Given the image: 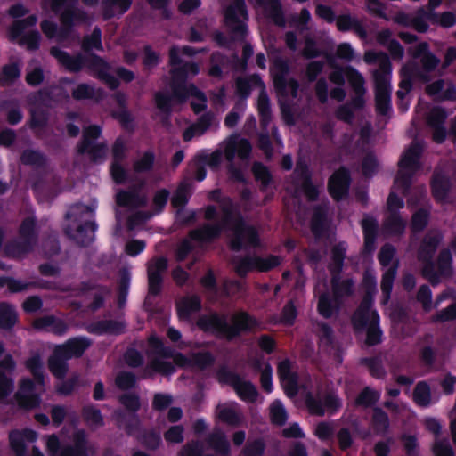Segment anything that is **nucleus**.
I'll list each match as a JSON object with an SVG mask.
<instances>
[{
  "mask_svg": "<svg viewBox=\"0 0 456 456\" xmlns=\"http://www.w3.org/2000/svg\"><path fill=\"white\" fill-rule=\"evenodd\" d=\"M223 228L231 231V244L234 248L255 245L257 242L256 231L244 225L230 200L223 203Z\"/></svg>",
  "mask_w": 456,
  "mask_h": 456,
  "instance_id": "nucleus-1",
  "label": "nucleus"
},
{
  "mask_svg": "<svg viewBox=\"0 0 456 456\" xmlns=\"http://www.w3.org/2000/svg\"><path fill=\"white\" fill-rule=\"evenodd\" d=\"M95 208V204L92 207L79 204L73 206L67 214L69 224L66 232L78 243L86 244L94 239L95 224L89 218Z\"/></svg>",
  "mask_w": 456,
  "mask_h": 456,
  "instance_id": "nucleus-2",
  "label": "nucleus"
},
{
  "mask_svg": "<svg viewBox=\"0 0 456 456\" xmlns=\"http://www.w3.org/2000/svg\"><path fill=\"white\" fill-rule=\"evenodd\" d=\"M256 320L245 313H238L232 318V325L216 314L201 317L198 322L200 328L207 331L217 332L232 338L240 331L251 330L256 325Z\"/></svg>",
  "mask_w": 456,
  "mask_h": 456,
  "instance_id": "nucleus-3",
  "label": "nucleus"
},
{
  "mask_svg": "<svg viewBox=\"0 0 456 456\" xmlns=\"http://www.w3.org/2000/svg\"><path fill=\"white\" fill-rule=\"evenodd\" d=\"M27 367L34 375L36 382L23 380L17 399L23 407L32 408L38 404L37 392L43 387L42 362L37 356H33L28 361Z\"/></svg>",
  "mask_w": 456,
  "mask_h": 456,
  "instance_id": "nucleus-4",
  "label": "nucleus"
},
{
  "mask_svg": "<svg viewBox=\"0 0 456 456\" xmlns=\"http://www.w3.org/2000/svg\"><path fill=\"white\" fill-rule=\"evenodd\" d=\"M88 346L89 342L85 338H74L65 345L57 346L49 361V368L53 374L61 378L67 370L64 360L81 355Z\"/></svg>",
  "mask_w": 456,
  "mask_h": 456,
  "instance_id": "nucleus-5",
  "label": "nucleus"
},
{
  "mask_svg": "<svg viewBox=\"0 0 456 456\" xmlns=\"http://www.w3.org/2000/svg\"><path fill=\"white\" fill-rule=\"evenodd\" d=\"M379 321L377 312L371 309V300L368 297L365 298L354 314L353 322L356 329L366 330L367 342L370 345H374L380 340L381 332L378 327Z\"/></svg>",
  "mask_w": 456,
  "mask_h": 456,
  "instance_id": "nucleus-6",
  "label": "nucleus"
},
{
  "mask_svg": "<svg viewBox=\"0 0 456 456\" xmlns=\"http://www.w3.org/2000/svg\"><path fill=\"white\" fill-rule=\"evenodd\" d=\"M186 97H191V107L195 112H200L206 106V99L204 95L198 91L192 85H184L183 87L177 85L175 95L168 97L163 94L156 95V103L161 110H167L175 101H182Z\"/></svg>",
  "mask_w": 456,
  "mask_h": 456,
  "instance_id": "nucleus-7",
  "label": "nucleus"
},
{
  "mask_svg": "<svg viewBox=\"0 0 456 456\" xmlns=\"http://www.w3.org/2000/svg\"><path fill=\"white\" fill-rule=\"evenodd\" d=\"M251 151L249 142L239 135H232L224 141L220 151L212 153L209 164L216 166L221 161L222 152L228 161H232L235 158L244 159L248 157Z\"/></svg>",
  "mask_w": 456,
  "mask_h": 456,
  "instance_id": "nucleus-8",
  "label": "nucleus"
},
{
  "mask_svg": "<svg viewBox=\"0 0 456 456\" xmlns=\"http://www.w3.org/2000/svg\"><path fill=\"white\" fill-rule=\"evenodd\" d=\"M286 72L287 68L281 61H277L271 67V74L273 78L274 86L281 97L280 102L284 118L288 123H291L292 120L286 113L285 98H294L296 96L297 85L294 80L286 78Z\"/></svg>",
  "mask_w": 456,
  "mask_h": 456,
  "instance_id": "nucleus-9",
  "label": "nucleus"
},
{
  "mask_svg": "<svg viewBox=\"0 0 456 456\" xmlns=\"http://www.w3.org/2000/svg\"><path fill=\"white\" fill-rule=\"evenodd\" d=\"M193 53L189 47H174L170 51V61L174 70V80L175 83L178 84L182 79L183 73L188 77L195 76L199 72V68L192 63H187L183 59L184 56H190Z\"/></svg>",
  "mask_w": 456,
  "mask_h": 456,
  "instance_id": "nucleus-10",
  "label": "nucleus"
},
{
  "mask_svg": "<svg viewBox=\"0 0 456 456\" xmlns=\"http://www.w3.org/2000/svg\"><path fill=\"white\" fill-rule=\"evenodd\" d=\"M37 23V17L28 16L23 20L17 21L10 30V37L21 45H25L28 49H36L39 45V34L36 31L26 33L28 27H32Z\"/></svg>",
  "mask_w": 456,
  "mask_h": 456,
  "instance_id": "nucleus-11",
  "label": "nucleus"
},
{
  "mask_svg": "<svg viewBox=\"0 0 456 456\" xmlns=\"http://www.w3.org/2000/svg\"><path fill=\"white\" fill-rule=\"evenodd\" d=\"M74 0H45L44 8L61 12L64 28L75 26L84 20V14L73 9Z\"/></svg>",
  "mask_w": 456,
  "mask_h": 456,
  "instance_id": "nucleus-12",
  "label": "nucleus"
},
{
  "mask_svg": "<svg viewBox=\"0 0 456 456\" xmlns=\"http://www.w3.org/2000/svg\"><path fill=\"white\" fill-rule=\"evenodd\" d=\"M332 287L334 292V298L330 299L329 295L322 294L319 297L318 311L323 317H330L332 315L338 305V297L350 292L351 284L348 281H343L341 283L334 274L332 279Z\"/></svg>",
  "mask_w": 456,
  "mask_h": 456,
  "instance_id": "nucleus-13",
  "label": "nucleus"
},
{
  "mask_svg": "<svg viewBox=\"0 0 456 456\" xmlns=\"http://www.w3.org/2000/svg\"><path fill=\"white\" fill-rule=\"evenodd\" d=\"M395 248L391 246H384L379 253V261L384 267H387L383 274L381 289L385 295V302L387 301L393 287L394 278L396 273V262L393 261Z\"/></svg>",
  "mask_w": 456,
  "mask_h": 456,
  "instance_id": "nucleus-14",
  "label": "nucleus"
},
{
  "mask_svg": "<svg viewBox=\"0 0 456 456\" xmlns=\"http://www.w3.org/2000/svg\"><path fill=\"white\" fill-rule=\"evenodd\" d=\"M422 147L419 142H414L403 153L399 163V174L395 181V185L403 184L407 176L419 167V157Z\"/></svg>",
  "mask_w": 456,
  "mask_h": 456,
  "instance_id": "nucleus-15",
  "label": "nucleus"
},
{
  "mask_svg": "<svg viewBox=\"0 0 456 456\" xmlns=\"http://www.w3.org/2000/svg\"><path fill=\"white\" fill-rule=\"evenodd\" d=\"M281 260L277 256H268L265 257L253 256L240 259L235 263L237 273L244 275L248 271L256 270L265 272L279 265Z\"/></svg>",
  "mask_w": 456,
  "mask_h": 456,
  "instance_id": "nucleus-16",
  "label": "nucleus"
},
{
  "mask_svg": "<svg viewBox=\"0 0 456 456\" xmlns=\"http://www.w3.org/2000/svg\"><path fill=\"white\" fill-rule=\"evenodd\" d=\"M247 13L244 0H233V4L225 12V22L233 30L243 33Z\"/></svg>",
  "mask_w": 456,
  "mask_h": 456,
  "instance_id": "nucleus-17",
  "label": "nucleus"
},
{
  "mask_svg": "<svg viewBox=\"0 0 456 456\" xmlns=\"http://www.w3.org/2000/svg\"><path fill=\"white\" fill-rule=\"evenodd\" d=\"M403 200L395 196L394 192L390 193L387 199V208L391 216L387 218L385 224V230L387 232L400 233L403 231L404 223L395 215V211L403 208Z\"/></svg>",
  "mask_w": 456,
  "mask_h": 456,
  "instance_id": "nucleus-18",
  "label": "nucleus"
},
{
  "mask_svg": "<svg viewBox=\"0 0 456 456\" xmlns=\"http://www.w3.org/2000/svg\"><path fill=\"white\" fill-rule=\"evenodd\" d=\"M84 440V433L77 432L74 434V444L76 450L64 449L61 446L58 438L54 436H51L46 440V445L48 452L52 456H81L80 449Z\"/></svg>",
  "mask_w": 456,
  "mask_h": 456,
  "instance_id": "nucleus-19",
  "label": "nucleus"
},
{
  "mask_svg": "<svg viewBox=\"0 0 456 456\" xmlns=\"http://www.w3.org/2000/svg\"><path fill=\"white\" fill-rule=\"evenodd\" d=\"M426 20H431L433 22L438 23L444 28L452 27L455 22V17L452 12L437 15L428 14L424 11H420L418 17L412 20V25L418 31L424 32L428 29Z\"/></svg>",
  "mask_w": 456,
  "mask_h": 456,
  "instance_id": "nucleus-20",
  "label": "nucleus"
},
{
  "mask_svg": "<svg viewBox=\"0 0 456 456\" xmlns=\"http://www.w3.org/2000/svg\"><path fill=\"white\" fill-rule=\"evenodd\" d=\"M278 374L286 395L289 397L295 395L297 393V380L293 366L288 360L280 362Z\"/></svg>",
  "mask_w": 456,
  "mask_h": 456,
  "instance_id": "nucleus-21",
  "label": "nucleus"
},
{
  "mask_svg": "<svg viewBox=\"0 0 456 456\" xmlns=\"http://www.w3.org/2000/svg\"><path fill=\"white\" fill-rule=\"evenodd\" d=\"M224 381L230 383L236 391L239 397L247 402H254L257 397L256 387L248 381H246L233 373H228Z\"/></svg>",
  "mask_w": 456,
  "mask_h": 456,
  "instance_id": "nucleus-22",
  "label": "nucleus"
},
{
  "mask_svg": "<svg viewBox=\"0 0 456 456\" xmlns=\"http://www.w3.org/2000/svg\"><path fill=\"white\" fill-rule=\"evenodd\" d=\"M306 404L309 411L314 414L322 415L326 412H334L341 406L340 400L333 394H328L320 401L317 402L312 397L308 396Z\"/></svg>",
  "mask_w": 456,
  "mask_h": 456,
  "instance_id": "nucleus-23",
  "label": "nucleus"
},
{
  "mask_svg": "<svg viewBox=\"0 0 456 456\" xmlns=\"http://www.w3.org/2000/svg\"><path fill=\"white\" fill-rule=\"evenodd\" d=\"M167 268V260L158 258L148 266L149 291L157 294L160 289L161 275Z\"/></svg>",
  "mask_w": 456,
  "mask_h": 456,
  "instance_id": "nucleus-24",
  "label": "nucleus"
},
{
  "mask_svg": "<svg viewBox=\"0 0 456 456\" xmlns=\"http://www.w3.org/2000/svg\"><path fill=\"white\" fill-rule=\"evenodd\" d=\"M348 185L349 175L347 172L344 169H339L330 179V193L335 200H339L346 193Z\"/></svg>",
  "mask_w": 456,
  "mask_h": 456,
  "instance_id": "nucleus-25",
  "label": "nucleus"
},
{
  "mask_svg": "<svg viewBox=\"0 0 456 456\" xmlns=\"http://www.w3.org/2000/svg\"><path fill=\"white\" fill-rule=\"evenodd\" d=\"M216 415L217 419L229 425H236L241 420V415L238 404L226 403L216 407Z\"/></svg>",
  "mask_w": 456,
  "mask_h": 456,
  "instance_id": "nucleus-26",
  "label": "nucleus"
},
{
  "mask_svg": "<svg viewBox=\"0 0 456 456\" xmlns=\"http://www.w3.org/2000/svg\"><path fill=\"white\" fill-rule=\"evenodd\" d=\"M125 143L121 140H118L113 148V163L111 165V175L116 183H123L126 177L125 169L120 163L125 152Z\"/></svg>",
  "mask_w": 456,
  "mask_h": 456,
  "instance_id": "nucleus-27",
  "label": "nucleus"
},
{
  "mask_svg": "<svg viewBox=\"0 0 456 456\" xmlns=\"http://www.w3.org/2000/svg\"><path fill=\"white\" fill-rule=\"evenodd\" d=\"M376 103L380 113L386 114L390 109V86L387 78H376Z\"/></svg>",
  "mask_w": 456,
  "mask_h": 456,
  "instance_id": "nucleus-28",
  "label": "nucleus"
},
{
  "mask_svg": "<svg viewBox=\"0 0 456 456\" xmlns=\"http://www.w3.org/2000/svg\"><path fill=\"white\" fill-rule=\"evenodd\" d=\"M344 76L346 77L349 83L354 87L357 92H361L363 86L362 77L353 69H346L345 70L337 69L330 75V80L341 86L344 83Z\"/></svg>",
  "mask_w": 456,
  "mask_h": 456,
  "instance_id": "nucleus-29",
  "label": "nucleus"
},
{
  "mask_svg": "<svg viewBox=\"0 0 456 456\" xmlns=\"http://www.w3.org/2000/svg\"><path fill=\"white\" fill-rule=\"evenodd\" d=\"M213 361L212 356L205 351H198L193 353L190 359L184 358L182 354H177L174 357V362L183 367L186 366H197L199 368H204L210 364Z\"/></svg>",
  "mask_w": 456,
  "mask_h": 456,
  "instance_id": "nucleus-30",
  "label": "nucleus"
},
{
  "mask_svg": "<svg viewBox=\"0 0 456 456\" xmlns=\"http://www.w3.org/2000/svg\"><path fill=\"white\" fill-rule=\"evenodd\" d=\"M100 128L95 126L87 127L84 132L83 142L80 146L81 152H88L93 158L96 159L98 155L96 151H102V147L94 143V140L100 135Z\"/></svg>",
  "mask_w": 456,
  "mask_h": 456,
  "instance_id": "nucleus-31",
  "label": "nucleus"
},
{
  "mask_svg": "<svg viewBox=\"0 0 456 456\" xmlns=\"http://www.w3.org/2000/svg\"><path fill=\"white\" fill-rule=\"evenodd\" d=\"M13 370V362L9 356L0 362V401L12 391V382L7 377Z\"/></svg>",
  "mask_w": 456,
  "mask_h": 456,
  "instance_id": "nucleus-32",
  "label": "nucleus"
},
{
  "mask_svg": "<svg viewBox=\"0 0 456 456\" xmlns=\"http://www.w3.org/2000/svg\"><path fill=\"white\" fill-rule=\"evenodd\" d=\"M36 439L37 434L28 429L24 431H13L10 435L11 445L19 456H22L26 443L34 442Z\"/></svg>",
  "mask_w": 456,
  "mask_h": 456,
  "instance_id": "nucleus-33",
  "label": "nucleus"
},
{
  "mask_svg": "<svg viewBox=\"0 0 456 456\" xmlns=\"http://www.w3.org/2000/svg\"><path fill=\"white\" fill-rule=\"evenodd\" d=\"M88 66L91 69L96 72L98 77L104 80L111 88H114L118 86L117 80L108 72L110 68L102 59L98 57H93L89 61Z\"/></svg>",
  "mask_w": 456,
  "mask_h": 456,
  "instance_id": "nucleus-34",
  "label": "nucleus"
},
{
  "mask_svg": "<svg viewBox=\"0 0 456 456\" xmlns=\"http://www.w3.org/2000/svg\"><path fill=\"white\" fill-rule=\"evenodd\" d=\"M131 0H104V15L107 18L121 15L130 7Z\"/></svg>",
  "mask_w": 456,
  "mask_h": 456,
  "instance_id": "nucleus-35",
  "label": "nucleus"
},
{
  "mask_svg": "<svg viewBox=\"0 0 456 456\" xmlns=\"http://www.w3.org/2000/svg\"><path fill=\"white\" fill-rule=\"evenodd\" d=\"M35 222L32 218L27 219L23 222L20 227V235L26 240L27 244L20 250H12L11 253L15 256H20L23 253L27 252L31 246L33 241Z\"/></svg>",
  "mask_w": 456,
  "mask_h": 456,
  "instance_id": "nucleus-36",
  "label": "nucleus"
},
{
  "mask_svg": "<svg viewBox=\"0 0 456 456\" xmlns=\"http://www.w3.org/2000/svg\"><path fill=\"white\" fill-rule=\"evenodd\" d=\"M213 119V117L209 115L202 117L197 124L190 126L183 133V139L190 141L195 136L201 135L211 126Z\"/></svg>",
  "mask_w": 456,
  "mask_h": 456,
  "instance_id": "nucleus-37",
  "label": "nucleus"
},
{
  "mask_svg": "<svg viewBox=\"0 0 456 456\" xmlns=\"http://www.w3.org/2000/svg\"><path fill=\"white\" fill-rule=\"evenodd\" d=\"M428 94L437 97L454 98L456 97V90L450 84L444 81H437L427 87Z\"/></svg>",
  "mask_w": 456,
  "mask_h": 456,
  "instance_id": "nucleus-38",
  "label": "nucleus"
},
{
  "mask_svg": "<svg viewBox=\"0 0 456 456\" xmlns=\"http://www.w3.org/2000/svg\"><path fill=\"white\" fill-rule=\"evenodd\" d=\"M200 306V299L197 297H188L181 300L178 304V314L180 318L187 319L190 315L198 311Z\"/></svg>",
  "mask_w": 456,
  "mask_h": 456,
  "instance_id": "nucleus-39",
  "label": "nucleus"
},
{
  "mask_svg": "<svg viewBox=\"0 0 456 456\" xmlns=\"http://www.w3.org/2000/svg\"><path fill=\"white\" fill-rule=\"evenodd\" d=\"M362 226L364 232L365 249L371 251L374 248L377 223L373 218L368 216L362 220Z\"/></svg>",
  "mask_w": 456,
  "mask_h": 456,
  "instance_id": "nucleus-40",
  "label": "nucleus"
},
{
  "mask_svg": "<svg viewBox=\"0 0 456 456\" xmlns=\"http://www.w3.org/2000/svg\"><path fill=\"white\" fill-rule=\"evenodd\" d=\"M52 54L62 63L69 70H78L83 67V62L79 58H73L69 56L66 53L59 49L53 48Z\"/></svg>",
  "mask_w": 456,
  "mask_h": 456,
  "instance_id": "nucleus-41",
  "label": "nucleus"
},
{
  "mask_svg": "<svg viewBox=\"0 0 456 456\" xmlns=\"http://www.w3.org/2000/svg\"><path fill=\"white\" fill-rule=\"evenodd\" d=\"M449 188L448 180L446 177L436 175L432 182L433 194L435 198L439 200H444Z\"/></svg>",
  "mask_w": 456,
  "mask_h": 456,
  "instance_id": "nucleus-42",
  "label": "nucleus"
},
{
  "mask_svg": "<svg viewBox=\"0 0 456 456\" xmlns=\"http://www.w3.org/2000/svg\"><path fill=\"white\" fill-rule=\"evenodd\" d=\"M144 198H140L134 191H121L117 194V203L119 206L133 207L144 203Z\"/></svg>",
  "mask_w": 456,
  "mask_h": 456,
  "instance_id": "nucleus-43",
  "label": "nucleus"
},
{
  "mask_svg": "<svg viewBox=\"0 0 456 456\" xmlns=\"http://www.w3.org/2000/svg\"><path fill=\"white\" fill-rule=\"evenodd\" d=\"M414 401L421 406H426L430 403V389L426 383H419L413 394Z\"/></svg>",
  "mask_w": 456,
  "mask_h": 456,
  "instance_id": "nucleus-44",
  "label": "nucleus"
},
{
  "mask_svg": "<svg viewBox=\"0 0 456 456\" xmlns=\"http://www.w3.org/2000/svg\"><path fill=\"white\" fill-rule=\"evenodd\" d=\"M16 318V313L12 306L0 305V327L7 328L13 325Z\"/></svg>",
  "mask_w": 456,
  "mask_h": 456,
  "instance_id": "nucleus-45",
  "label": "nucleus"
},
{
  "mask_svg": "<svg viewBox=\"0 0 456 456\" xmlns=\"http://www.w3.org/2000/svg\"><path fill=\"white\" fill-rule=\"evenodd\" d=\"M221 232L220 226H209L207 225L200 230H197L191 232V237L194 240L205 241L211 240L216 237Z\"/></svg>",
  "mask_w": 456,
  "mask_h": 456,
  "instance_id": "nucleus-46",
  "label": "nucleus"
},
{
  "mask_svg": "<svg viewBox=\"0 0 456 456\" xmlns=\"http://www.w3.org/2000/svg\"><path fill=\"white\" fill-rule=\"evenodd\" d=\"M270 416L273 423L281 425L287 419V412L280 401H275L270 407Z\"/></svg>",
  "mask_w": 456,
  "mask_h": 456,
  "instance_id": "nucleus-47",
  "label": "nucleus"
},
{
  "mask_svg": "<svg viewBox=\"0 0 456 456\" xmlns=\"http://www.w3.org/2000/svg\"><path fill=\"white\" fill-rule=\"evenodd\" d=\"M259 5L263 7L267 15L271 16L276 22H278V16L280 13V4L277 0H257Z\"/></svg>",
  "mask_w": 456,
  "mask_h": 456,
  "instance_id": "nucleus-48",
  "label": "nucleus"
},
{
  "mask_svg": "<svg viewBox=\"0 0 456 456\" xmlns=\"http://www.w3.org/2000/svg\"><path fill=\"white\" fill-rule=\"evenodd\" d=\"M59 325H61V323L53 317H46L35 322V327L37 329H45L56 333L63 331L62 328L58 327Z\"/></svg>",
  "mask_w": 456,
  "mask_h": 456,
  "instance_id": "nucleus-49",
  "label": "nucleus"
},
{
  "mask_svg": "<svg viewBox=\"0 0 456 456\" xmlns=\"http://www.w3.org/2000/svg\"><path fill=\"white\" fill-rule=\"evenodd\" d=\"M84 416L86 423L92 428H96L102 424V418L100 411L93 407L85 408Z\"/></svg>",
  "mask_w": 456,
  "mask_h": 456,
  "instance_id": "nucleus-50",
  "label": "nucleus"
},
{
  "mask_svg": "<svg viewBox=\"0 0 456 456\" xmlns=\"http://www.w3.org/2000/svg\"><path fill=\"white\" fill-rule=\"evenodd\" d=\"M189 196V188L186 184H182L176 190L175 193L172 197V205L175 208L184 206Z\"/></svg>",
  "mask_w": 456,
  "mask_h": 456,
  "instance_id": "nucleus-51",
  "label": "nucleus"
},
{
  "mask_svg": "<svg viewBox=\"0 0 456 456\" xmlns=\"http://www.w3.org/2000/svg\"><path fill=\"white\" fill-rule=\"evenodd\" d=\"M20 73L17 65H9L4 68L1 75V82L4 85L10 84L19 77Z\"/></svg>",
  "mask_w": 456,
  "mask_h": 456,
  "instance_id": "nucleus-52",
  "label": "nucleus"
},
{
  "mask_svg": "<svg viewBox=\"0 0 456 456\" xmlns=\"http://www.w3.org/2000/svg\"><path fill=\"white\" fill-rule=\"evenodd\" d=\"M153 164V155L146 152L140 156L134 162V169L138 172L149 170Z\"/></svg>",
  "mask_w": 456,
  "mask_h": 456,
  "instance_id": "nucleus-53",
  "label": "nucleus"
},
{
  "mask_svg": "<svg viewBox=\"0 0 456 456\" xmlns=\"http://www.w3.org/2000/svg\"><path fill=\"white\" fill-rule=\"evenodd\" d=\"M379 397V394L376 391L366 388L362 394L359 395L356 403L360 405L368 406L375 403Z\"/></svg>",
  "mask_w": 456,
  "mask_h": 456,
  "instance_id": "nucleus-54",
  "label": "nucleus"
},
{
  "mask_svg": "<svg viewBox=\"0 0 456 456\" xmlns=\"http://www.w3.org/2000/svg\"><path fill=\"white\" fill-rule=\"evenodd\" d=\"M84 48L86 50L102 49L101 31L94 29L89 38L84 41Z\"/></svg>",
  "mask_w": 456,
  "mask_h": 456,
  "instance_id": "nucleus-55",
  "label": "nucleus"
},
{
  "mask_svg": "<svg viewBox=\"0 0 456 456\" xmlns=\"http://www.w3.org/2000/svg\"><path fill=\"white\" fill-rule=\"evenodd\" d=\"M94 96V88L85 84L77 86L73 91V97L78 100L93 98Z\"/></svg>",
  "mask_w": 456,
  "mask_h": 456,
  "instance_id": "nucleus-56",
  "label": "nucleus"
},
{
  "mask_svg": "<svg viewBox=\"0 0 456 456\" xmlns=\"http://www.w3.org/2000/svg\"><path fill=\"white\" fill-rule=\"evenodd\" d=\"M261 384L263 388L267 392L271 393L273 390L272 383V368L270 365L265 364L261 372Z\"/></svg>",
  "mask_w": 456,
  "mask_h": 456,
  "instance_id": "nucleus-57",
  "label": "nucleus"
},
{
  "mask_svg": "<svg viewBox=\"0 0 456 456\" xmlns=\"http://www.w3.org/2000/svg\"><path fill=\"white\" fill-rule=\"evenodd\" d=\"M373 422L378 431H383L388 425V419L383 411L376 410L373 416Z\"/></svg>",
  "mask_w": 456,
  "mask_h": 456,
  "instance_id": "nucleus-58",
  "label": "nucleus"
},
{
  "mask_svg": "<svg viewBox=\"0 0 456 456\" xmlns=\"http://www.w3.org/2000/svg\"><path fill=\"white\" fill-rule=\"evenodd\" d=\"M253 172L256 180L260 181L264 185L267 184L270 180V175L267 169L261 164H255Z\"/></svg>",
  "mask_w": 456,
  "mask_h": 456,
  "instance_id": "nucleus-59",
  "label": "nucleus"
},
{
  "mask_svg": "<svg viewBox=\"0 0 456 456\" xmlns=\"http://www.w3.org/2000/svg\"><path fill=\"white\" fill-rule=\"evenodd\" d=\"M434 452L436 456H452V451L445 441L436 440L434 445Z\"/></svg>",
  "mask_w": 456,
  "mask_h": 456,
  "instance_id": "nucleus-60",
  "label": "nucleus"
},
{
  "mask_svg": "<svg viewBox=\"0 0 456 456\" xmlns=\"http://www.w3.org/2000/svg\"><path fill=\"white\" fill-rule=\"evenodd\" d=\"M297 316V312L294 305L289 303L283 308L281 322L286 324H291Z\"/></svg>",
  "mask_w": 456,
  "mask_h": 456,
  "instance_id": "nucleus-61",
  "label": "nucleus"
},
{
  "mask_svg": "<svg viewBox=\"0 0 456 456\" xmlns=\"http://www.w3.org/2000/svg\"><path fill=\"white\" fill-rule=\"evenodd\" d=\"M420 52H423V56L421 57V61L426 69H429L434 68L437 63L438 60L436 59L432 54L425 53L427 49V45L422 44L419 45Z\"/></svg>",
  "mask_w": 456,
  "mask_h": 456,
  "instance_id": "nucleus-62",
  "label": "nucleus"
},
{
  "mask_svg": "<svg viewBox=\"0 0 456 456\" xmlns=\"http://www.w3.org/2000/svg\"><path fill=\"white\" fill-rule=\"evenodd\" d=\"M168 442L179 443L183 440V428L179 426L172 427L165 435Z\"/></svg>",
  "mask_w": 456,
  "mask_h": 456,
  "instance_id": "nucleus-63",
  "label": "nucleus"
},
{
  "mask_svg": "<svg viewBox=\"0 0 456 456\" xmlns=\"http://www.w3.org/2000/svg\"><path fill=\"white\" fill-rule=\"evenodd\" d=\"M145 248V244L142 240H132L126 246V251L128 255L134 256L141 253Z\"/></svg>",
  "mask_w": 456,
  "mask_h": 456,
  "instance_id": "nucleus-64",
  "label": "nucleus"
}]
</instances>
